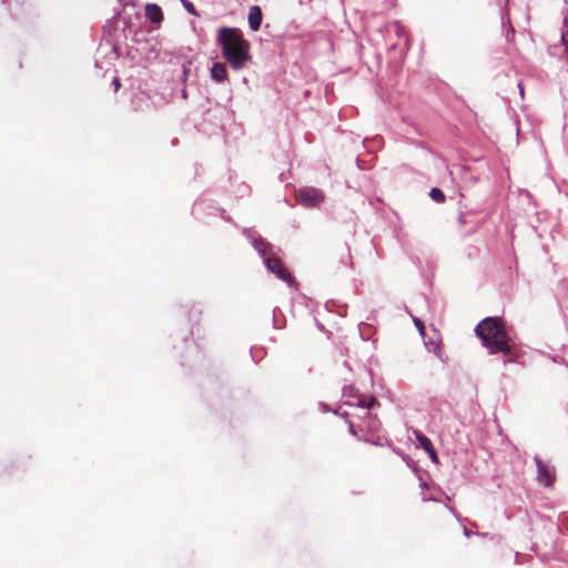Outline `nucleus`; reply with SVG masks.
<instances>
[{"label": "nucleus", "instance_id": "obj_30", "mask_svg": "<svg viewBox=\"0 0 568 568\" xmlns=\"http://www.w3.org/2000/svg\"><path fill=\"white\" fill-rule=\"evenodd\" d=\"M423 500H433V501H436V498L435 497H423Z\"/></svg>", "mask_w": 568, "mask_h": 568}, {"label": "nucleus", "instance_id": "obj_23", "mask_svg": "<svg viewBox=\"0 0 568 568\" xmlns=\"http://www.w3.org/2000/svg\"><path fill=\"white\" fill-rule=\"evenodd\" d=\"M334 414L339 415L342 418H345L346 422L349 420L348 419V413H346V412L345 413H339L337 410H334Z\"/></svg>", "mask_w": 568, "mask_h": 568}, {"label": "nucleus", "instance_id": "obj_9", "mask_svg": "<svg viewBox=\"0 0 568 568\" xmlns=\"http://www.w3.org/2000/svg\"><path fill=\"white\" fill-rule=\"evenodd\" d=\"M263 20V12L261 7L252 6L248 10L247 21L252 31H257L261 28Z\"/></svg>", "mask_w": 568, "mask_h": 568}, {"label": "nucleus", "instance_id": "obj_21", "mask_svg": "<svg viewBox=\"0 0 568 568\" xmlns=\"http://www.w3.org/2000/svg\"><path fill=\"white\" fill-rule=\"evenodd\" d=\"M347 424H348V432H349V434L355 436V437H357V432L355 429L354 424L351 420H347Z\"/></svg>", "mask_w": 568, "mask_h": 568}, {"label": "nucleus", "instance_id": "obj_22", "mask_svg": "<svg viewBox=\"0 0 568 568\" xmlns=\"http://www.w3.org/2000/svg\"><path fill=\"white\" fill-rule=\"evenodd\" d=\"M112 84L114 87V91L116 92L120 87H121V83H120V80L118 78H114L113 81H112Z\"/></svg>", "mask_w": 568, "mask_h": 568}, {"label": "nucleus", "instance_id": "obj_16", "mask_svg": "<svg viewBox=\"0 0 568 568\" xmlns=\"http://www.w3.org/2000/svg\"><path fill=\"white\" fill-rule=\"evenodd\" d=\"M180 1H181V3H182L183 8H184V9H185L190 14L195 16V17H197V16H199V12L196 11L195 6H194L191 1H189V0H180Z\"/></svg>", "mask_w": 568, "mask_h": 568}, {"label": "nucleus", "instance_id": "obj_14", "mask_svg": "<svg viewBox=\"0 0 568 568\" xmlns=\"http://www.w3.org/2000/svg\"><path fill=\"white\" fill-rule=\"evenodd\" d=\"M429 197L437 203H443L446 200L444 192L439 187H432Z\"/></svg>", "mask_w": 568, "mask_h": 568}, {"label": "nucleus", "instance_id": "obj_15", "mask_svg": "<svg viewBox=\"0 0 568 568\" xmlns=\"http://www.w3.org/2000/svg\"><path fill=\"white\" fill-rule=\"evenodd\" d=\"M397 454L402 457L403 462L407 465V467L412 468L415 473L418 471L416 462L408 455L397 452Z\"/></svg>", "mask_w": 568, "mask_h": 568}, {"label": "nucleus", "instance_id": "obj_34", "mask_svg": "<svg viewBox=\"0 0 568 568\" xmlns=\"http://www.w3.org/2000/svg\"><path fill=\"white\" fill-rule=\"evenodd\" d=\"M343 365H344L347 369H351V367H349V363H348L347 361H345V362L343 363Z\"/></svg>", "mask_w": 568, "mask_h": 568}, {"label": "nucleus", "instance_id": "obj_35", "mask_svg": "<svg viewBox=\"0 0 568 568\" xmlns=\"http://www.w3.org/2000/svg\"><path fill=\"white\" fill-rule=\"evenodd\" d=\"M182 97L186 98V90H182Z\"/></svg>", "mask_w": 568, "mask_h": 568}, {"label": "nucleus", "instance_id": "obj_32", "mask_svg": "<svg viewBox=\"0 0 568 568\" xmlns=\"http://www.w3.org/2000/svg\"><path fill=\"white\" fill-rule=\"evenodd\" d=\"M112 50L114 53H116L119 55V48L116 45H113Z\"/></svg>", "mask_w": 568, "mask_h": 568}, {"label": "nucleus", "instance_id": "obj_12", "mask_svg": "<svg viewBox=\"0 0 568 568\" xmlns=\"http://www.w3.org/2000/svg\"><path fill=\"white\" fill-rule=\"evenodd\" d=\"M501 24L505 31V37L507 42H511L515 39V28L511 24L509 14L507 11H504L501 14Z\"/></svg>", "mask_w": 568, "mask_h": 568}, {"label": "nucleus", "instance_id": "obj_8", "mask_svg": "<svg viewBox=\"0 0 568 568\" xmlns=\"http://www.w3.org/2000/svg\"><path fill=\"white\" fill-rule=\"evenodd\" d=\"M415 435H416V440L419 443V446L423 449H425V452L428 454L432 462L438 463V456L433 446L432 440L420 432H415Z\"/></svg>", "mask_w": 568, "mask_h": 568}, {"label": "nucleus", "instance_id": "obj_39", "mask_svg": "<svg viewBox=\"0 0 568 568\" xmlns=\"http://www.w3.org/2000/svg\"><path fill=\"white\" fill-rule=\"evenodd\" d=\"M374 445H382L378 440L373 442Z\"/></svg>", "mask_w": 568, "mask_h": 568}, {"label": "nucleus", "instance_id": "obj_2", "mask_svg": "<svg viewBox=\"0 0 568 568\" xmlns=\"http://www.w3.org/2000/svg\"><path fill=\"white\" fill-rule=\"evenodd\" d=\"M243 235L250 241L251 245L262 257L263 264L266 270L274 274L278 280L286 283L288 287H297L296 280L292 276L288 268L284 265L281 258L272 256V244L264 237L258 235L253 229L244 227L242 231Z\"/></svg>", "mask_w": 568, "mask_h": 568}, {"label": "nucleus", "instance_id": "obj_7", "mask_svg": "<svg viewBox=\"0 0 568 568\" xmlns=\"http://www.w3.org/2000/svg\"><path fill=\"white\" fill-rule=\"evenodd\" d=\"M216 209H219V206L214 203L205 199H199L194 202L192 212L196 219L204 221L205 215H216Z\"/></svg>", "mask_w": 568, "mask_h": 568}, {"label": "nucleus", "instance_id": "obj_19", "mask_svg": "<svg viewBox=\"0 0 568 568\" xmlns=\"http://www.w3.org/2000/svg\"><path fill=\"white\" fill-rule=\"evenodd\" d=\"M561 42L565 47V59L566 61L568 62V31H566L565 33H562L561 36Z\"/></svg>", "mask_w": 568, "mask_h": 568}, {"label": "nucleus", "instance_id": "obj_5", "mask_svg": "<svg viewBox=\"0 0 568 568\" xmlns=\"http://www.w3.org/2000/svg\"><path fill=\"white\" fill-rule=\"evenodd\" d=\"M298 202L305 207H317L324 201V193L313 186H304L297 193Z\"/></svg>", "mask_w": 568, "mask_h": 568}, {"label": "nucleus", "instance_id": "obj_1", "mask_svg": "<svg viewBox=\"0 0 568 568\" xmlns=\"http://www.w3.org/2000/svg\"><path fill=\"white\" fill-rule=\"evenodd\" d=\"M216 44L221 47L223 58L234 70H241L251 60L250 43L237 28H220Z\"/></svg>", "mask_w": 568, "mask_h": 568}, {"label": "nucleus", "instance_id": "obj_17", "mask_svg": "<svg viewBox=\"0 0 568 568\" xmlns=\"http://www.w3.org/2000/svg\"><path fill=\"white\" fill-rule=\"evenodd\" d=\"M116 21H118V17L116 16H114L111 19L106 20V22H105V24L103 27V32L104 33L111 32V30H113L115 28Z\"/></svg>", "mask_w": 568, "mask_h": 568}, {"label": "nucleus", "instance_id": "obj_10", "mask_svg": "<svg viewBox=\"0 0 568 568\" xmlns=\"http://www.w3.org/2000/svg\"><path fill=\"white\" fill-rule=\"evenodd\" d=\"M211 78L213 81L221 83L227 79L226 65L222 62H214L211 68Z\"/></svg>", "mask_w": 568, "mask_h": 568}, {"label": "nucleus", "instance_id": "obj_38", "mask_svg": "<svg viewBox=\"0 0 568 568\" xmlns=\"http://www.w3.org/2000/svg\"><path fill=\"white\" fill-rule=\"evenodd\" d=\"M321 406H323L325 410H328V408L324 405V403H321Z\"/></svg>", "mask_w": 568, "mask_h": 568}, {"label": "nucleus", "instance_id": "obj_40", "mask_svg": "<svg viewBox=\"0 0 568 568\" xmlns=\"http://www.w3.org/2000/svg\"><path fill=\"white\" fill-rule=\"evenodd\" d=\"M252 359L257 363V361L255 359V356L252 354Z\"/></svg>", "mask_w": 568, "mask_h": 568}, {"label": "nucleus", "instance_id": "obj_37", "mask_svg": "<svg viewBox=\"0 0 568 568\" xmlns=\"http://www.w3.org/2000/svg\"><path fill=\"white\" fill-rule=\"evenodd\" d=\"M356 163H357V166H358L359 169H362V166H361V164H359V159H358V158L356 159Z\"/></svg>", "mask_w": 568, "mask_h": 568}, {"label": "nucleus", "instance_id": "obj_4", "mask_svg": "<svg viewBox=\"0 0 568 568\" xmlns=\"http://www.w3.org/2000/svg\"><path fill=\"white\" fill-rule=\"evenodd\" d=\"M343 397L347 398V405L365 408L367 410H371L375 406L379 405L377 398L374 395H363L354 385H345L343 387Z\"/></svg>", "mask_w": 568, "mask_h": 568}, {"label": "nucleus", "instance_id": "obj_25", "mask_svg": "<svg viewBox=\"0 0 568 568\" xmlns=\"http://www.w3.org/2000/svg\"><path fill=\"white\" fill-rule=\"evenodd\" d=\"M449 510H450V513L454 515V517H455L457 520H459V521H462V520H463V519L459 517V515L457 514V511H456L454 508H449Z\"/></svg>", "mask_w": 568, "mask_h": 568}, {"label": "nucleus", "instance_id": "obj_20", "mask_svg": "<svg viewBox=\"0 0 568 568\" xmlns=\"http://www.w3.org/2000/svg\"><path fill=\"white\" fill-rule=\"evenodd\" d=\"M217 214L224 220L225 222H231L232 217L226 213V211L222 207L216 209Z\"/></svg>", "mask_w": 568, "mask_h": 568}, {"label": "nucleus", "instance_id": "obj_27", "mask_svg": "<svg viewBox=\"0 0 568 568\" xmlns=\"http://www.w3.org/2000/svg\"><path fill=\"white\" fill-rule=\"evenodd\" d=\"M419 478V487L420 488H427V483L425 480L422 479V477H418Z\"/></svg>", "mask_w": 568, "mask_h": 568}, {"label": "nucleus", "instance_id": "obj_6", "mask_svg": "<svg viewBox=\"0 0 568 568\" xmlns=\"http://www.w3.org/2000/svg\"><path fill=\"white\" fill-rule=\"evenodd\" d=\"M534 462L537 467V481L544 487H551L555 481L554 468L546 465L538 455L534 457Z\"/></svg>", "mask_w": 568, "mask_h": 568}, {"label": "nucleus", "instance_id": "obj_11", "mask_svg": "<svg viewBox=\"0 0 568 568\" xmlns=\"http://www.w3.org/2000/svg\"><path fill=\"white\" fill-rule=\"evenodd\" d=\"M145 17L153 23H159L163 20V12L156 3H148L145 6Z\"/></svg>", "mask_w": 568, "mask_h": 568}, {"label": "nucleus", "instance_id": "obj_33", "mask_svg": "<svg viewBox=\"0 0 568 568\" xmlns=\"http://www.w3.org/2000/svg\"><path fill=\"white\" fill-rule=\"evenodd\" d=\"M518 88L520 90V94L523 95L524 94V88H523L521 83H518Z\"/></svg>", "mask_w": 568, "mask_h": 568}, {"label": "nucleus", "instance_id": "obj_29", "mask_svg": "<svg viewBox=\"0 0 568 568\" xmlns=\"http://www.w3.org/2000/svg\"><path fill=\"white\" fill-rule=\"evenodd\" d=\"M463 532H464V536H466V537H469L470 534H471L466 527H464V531Z\"/></svg>", "mask_w": 568, "mask_h": 568}, {"label": "nucleus", "instance_id": "obj_31", "mask_svg": "<svg viewBox=\"0 0 568 568\" xmlns=\"http://www.w3.org/2000/svg\"><path fill=\"white\" fill-rule=\"evenodd\" d=\"M316 326H317L321 331H323V329H324L323 324H321L318 321H316Z\"/></svg>", "mask_w": 568, "mask_h": 568}, {"label": "nucleus", "instance_id": "obj_3", "mask_svg": "<svg viewBox=\"0 0 568 568\" xmlns=\"http://www.w3.org/2000/svg\"><path fill=\"white\" fill-rule=\"evenodd\" d=\"M475 333L490 354H510L511 347L500 317H485L476 325Z\"/></svg>", "mask_w": 568, "mask_h": 568}, {"label": "nucleus", "instance_id": "obj_24", "mask_svg": "<svg viewBox=\"0 0 568 568\" xmlns=\"http://www.w3.org/2000/svg\"><path fill=\"white\" fill-rule=\"evenodd\" d=\"M403 33V27L399 26V23L396 22V34L400 37Z\"/></svg>", "mask_w": 568, "mask_h": 568}, {"label": "nucleus", "instance_id": "obj_36", "mask_svg": "<svg viewBox=\"0 0 568 568\" xmlns=\"http://www.w3.org/2000/svg\"><path fill=\"white\" fill-rule=\"evenodd\" d=\"M551 359H552L555 363H559V362H560L557 357H551Z\"/></svg>", "mask_w": 568, "mask_h": 568}, {"label": "nucleus", "instance_id": "obj_26", "mask_svg": "<svg viewBox=\"0 0 568 568\" xmlns=\"http://www.w3.org/2000/svg\"><path fill=\"white\" fill-rule=\"evenodd\" d=\"M372 427H373V428H376V429L379 427V420H378L376 417H374V420H373Z\"/></svg>", "mask_w": 568, "mask_h": 568}, {"label": "nucleus", "instance_id": "obj_18", "mask_svg": "<svg viewBox=\"0 0 568 568\" xmlns=\"http://www.w3.org/2000/svg\"><path fill=\"white\" fill-rule=\"evenodd\" d=\"M413 322H414V324H415L416 328L418 329L419 334H420V335H424V334H425V325H424V322H423L420 318H418V317H414V318H413Z\"/></svg>", "mask_w": 568, "mask_h": 568}, {"label": "nucleus", "instance_id": "obj_13", "mask_svg": "<svg viewBox=\"0 0 568 568\" xmlns=\"http://www.w3.org/2000/svg\"><path fill=\"white\" fill-rule=\"evenodd\" d=\"M202 313H203V310H202L201 305L193 304L190 307V310L187 311L189 321L194 322V323H199V321H200V318L202 316Z\"/></svg>", "mask_w": 568, "mask_h": 568}, {"label": "nucleus", "instance_id": "obj_28", "mask_svg": "<svg viewBox=\"0 0 568 568\" xmlns=\"http://www.w3.org/2000/svg\"><path fill=\"white\" fill-rule=\"evenodd\" d=\"M189 72H190V69L185 64H183V75L185 78L187 77Z\"/></svg>", "mask_w": 568, "mask_h": 568}]
</instances>
